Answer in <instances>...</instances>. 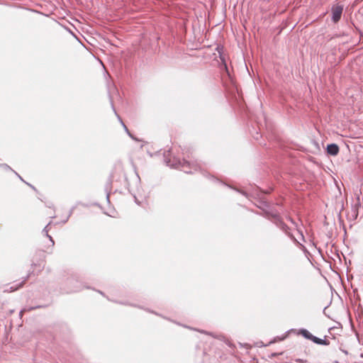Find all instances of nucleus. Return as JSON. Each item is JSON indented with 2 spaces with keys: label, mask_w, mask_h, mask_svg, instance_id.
I'll list each match as a JSON object with an SVG mask.
<instances>
[{
  "label": "nucleus",
  "mask_w": 363,
  "mask_h": 363,
  "mask_svg": "<svg viewBox=\"0 0 363 363\" xmlns=\"http://www.w3.org/2000/svg\"><path fill=\"white\" fill-rule=\"evenodd\" d=\"M297 362H303L301 359H298Z\"/></svg>",
  "instance_id": "25"
},
{
  "label": "nucleus",
  "mask_w": 363,
  "mask_h": 363,
  "mask_svg": "<svg viewBox=\"0 0 363 363\" xmlns=\"http://www.w3.org/2000/svg\"><path fill=\"white\" fill-rule=\"evenodd\" d=\"M266 218L282 230L294 243L299 245L302 250L304 252L307 251L306 247L301 244L291 233L290 228L283 221L282 218L278 213L267 212Z\"/></svg>",
  "instance_id": "1"
},
{
  "label": "nucleus",
  "mask_w": 363,
  "mask_h": 363,
  "mask_svg": "<svg viewBox=\"0 0 363 363\" xmlns=\"http://www.w3.org/2000/svg\"><path fill=\"white\" fill-rule=\"evenodd\" d=\"M314 343L321 345H327L329 344V342L325 339H320L318 337L314 336L313 340Z\"/></svg>",
  "instance_id": "10"
},
{
  "label": "nucleus",
  "mask_w": 363,
  "mask_h": 363,
  "mask_svg": "<svg viewBox=\"0 0 363 363\" xmlns=\"http://www.w3.org/2000/svg\"><path fill=\"white\" fill-rule=\"evenodd\" d=\"M344 7L342 5L336 4L331 7L332 17L331 20L334 23H337L341 18Z\"/></svg>",
  "instance_id": "3"
},
{
  "label": "nucleus",
  "mask_w": 363,
  "mask_h": 363,
  "mask_svg": "<svg viewBox=\"0 0 363 363\" xmlns=\"http://www.w3.org/2000/svg\"><path fill=\"white\" fill-rule=\"evenodd\" d=\"M99 292L101 294V295H104V293L101 291H99Z\"/></svg>",
  "instance_id": "22"
},
{
  "label": "nucleus",
  "mask_w": 363,
  "mask_h": 363,
  "mask_svg": "<svg viewBox=\"0 0 363 363\" xmlns=\"http://www.w3.org/2000/svg\"><path fill=\"white\" fill-rule=\"evenodd\" d=\"M28 279V277H26L21 283H19L18 284H15L13 286H10L9 288L6 287L5 289H4V291L5 292H12V291H16L17 289H18L19 288L22 287L23 285L24 284V283L26 282V281Z\"/></svg>",
  "instance_id": "5"
},
{
  "label": "nucleus",
  "mask_w": 363,
  "mask_h": 363,
  "mask_svg": "<svg viewBox=\"0 0 363 363\" xmlns=\"http://www.w3.org/2000/svg\"><path fill=\"white\" fill-rule=\"evenodd\" d=\"M50 224H51V222H49V223H48V225H47L43 228V232H42V233H43V234L47 237V238H49V240H50V242H51L52 245L53 246V245H55V242H54V240H53L52 238V237L48 234V231H49V228H48V227H49V225H50Z\"/></svg>",
  "instance_id": "9"
},
{
  "label": "nucleus",
  "mask_w": 363,
  "mask_h": 363,
  "mask_svg": "<svg viewBox=\"0 0 363 363\" xmlns=\"http://www.w3.org/2000/svg\"><path fill=\"white\" fill-rule=\"evenodd\" d=\"M165 162L167 166L174 168H181L182 170L186 174H192L200 169V166L196 162H190L186 160H181L177 158H174V160L172 162L170 160H167L165 158Z\"/></svg>",
  "instance_id": "2"
},
{
  "label": "nucleus",
  "mask_w": 363,
  "mask_h": 363,
  "mask_svg": "<svg viewBox=\"0 0 363 363\" xmlns=\"http://www.w3.org/2000/svg\"><path fill=\"white\" fill-rule=\"evenodd\" d=\"M298 232L299 233L301 237V240L305 242V238L303 236V232L302 230H299V229H297Z\"/></svg>",
  "instance_id": "13"
},
{
  "label": "nucleus",
  "mask_w": 363,
  "mask_h": 363,
  "mask_svg": "<svg viewBox=\"0 0 363 363\" xmlns=\"http://www.w3.org/2000/svg\"><path fill=\"white\" fill-rule=\"evenodd\" d=\"M342 352L345 353V354H347V352L345 351V350H342Z\"/></svg>",
  "instance_id": "23"
},
{
  "label": "nucleus",
  "mask_w": 363,
  "mask_h": 363,
  "mask_svg": "<svg viewBox=\"0 0 363 363\" xmlns=\"http://www.w3.org/2000/svg\"><path fill=\"white\" fill-rule=\"evenodd\" d=\"M224 67H225V69L226 72L228 73L227 65L225 63H224Z\"/></svg>",
  "instance_id": "18"
},
{
  "label": "nucleus",
  "mask_w": 363,
  "mask_h": 363,
  "mask_svg": "<svg viewBox=\"0 0 363 363\" xmlns=\"http://www.w3.org/2000/svg\"><path fill=\"white\" fill-rule=\"evenodd\" d=\"M21 180V181H23V178L16 172H13Z\"/></svg>",
  "instance_id": "15"
},
{
  "label": "nucleus",
  "mask_w": 363,
  "mask_h": 363,
  "mask_svg": "<svg viewBox=\"0 0 363 363\" xmlns=\"http://www.w3.org/2000/svg\"><path fill=\"white\" fill-rule=\"evenodd\" d=\"M74 208H75V207H74V206H73V207H72V208H71V209L69 210V213H68V215H67V218H66L64 220H62V223H67V220H69V217H70V216H72V214L73 213V211H74Z\"/></svg>",
  "instance_id": "11"
},
{
  "label": "nucleus",
  "mask_w": 363,
  "mask_h": 363,
  "mask_svg": "<svg viewBox=\"0 0 363 363\" xmlns=\"http://www.w3.org/2000/svg\"><path fill=\"white\" fill-rule=\"evenodd\" d=\"M30 187H31V189H33V190H35V186H33L32 184H28V183H26Z\"/></svg>",
  "instance_id": "16"
},
{
  "label": "nucleus",
  "mask_w": 363,
  "mask_h": 363,
  "mask_svg": "<svg viewBox=\"0 0 363 363\" xmlns=\"http://www.w3.org/2000/svg\"><path fill=\"white\" fill-rule=\"evenodd\" d=\"M112 186V179L111 178H109L105 185V191L106 193V200L108 202H109V197H110V191L111 190Z\"/></svg>",
  "instance_id": "7"
},
{
  "label": "nucleus",
  "mask_w": 363,
  "mask_h": 363,
  "mask_svg": "<svg viewBox=\"0 0 363 363\" xmlns=\"http://www.w3.org/2000/svg\"><path fill=\"white\" fill-rule=\"evenodd\" d=\"M327 153L330 155H337L339 152V147L335 143H331L327 145Z\"/></svg>",
  "instance_id": "4"
},
{
  "label": "nucleus",
  "mask_w": 363,
  "mask_h": 363,
  "mask_svg": "<svg viewBox=\"0 0 363 363\" xmlns=\"http://www.w3.org/2000/svg\"><path fill=\"white\" fill-rule=\"evenodd\" d=\"M48 206L49 208H51V207H52V206H53V205L52 204V205H49V206Z\"/></svg>",
  "instance_id": "24"
},
{
  "label": "nucleus",
  "mask_w": 363,
  "mask_h": 363,
  "mask_svg": "<svg viewBox=\"0 0 363 363\" xmlns=\"http://www.w3.org/2000/svg\"><path fill=\"white\" fill-rule=\"evenodd\" d=\"M80 289H81L80 288L77 287V288L70 289L68 292H76V291H79Z\"/></svg>",
  "instance_id": "14"
},
{
  "label": "nucleus",
  "mask_w": 363,
  "mask_h": 363,
  "mask_svg": "<svg viewBox=\"0 0 363 363\" xmlns=\"http://www.w3.org/2000/svg\"><path fill=\"white\" fill-rule=\"evenodd\" d=\"M55 217H56L55 215H53L51 216L52 218H55Z\"/></svg>",
  "instance_id": "21"
},
{
  "label": "nucleus",
  "mask_w": 363,
  "mask_h": 363,
  "mask_svg": "<svg viewBox=\"0 0 363 363\" xmlns=\"http://www.w3.org/2000/svg\"><path fill=\"white\" fill-rule=\"evenodd\" d=\"M289 220H290V221H291L292 223H294V224L296 225V224L294 222V220H293L292 219L289 218ZM296 226L297 227V225H296Z\"/></svg>",
  "instance_id": "19"
},
{
  "label": "nucleus",
  "mask_w": 363,
  "mask_h": 363,
  "mask_svg": "<svg viewBox=\"0 0 363 363\" xmlns=\"http://www.w3.org/2000/svg\"><path fill=\"white\" fill-rule=\"evenodd\" d=\"M111 107H112L113 111H114L116 116H117L119 122L121 123L122 126L123 127L125 131L129 135V136H131V134L130 133L128 128L126 127L125 123L123 122V121H122L121 118L120 117V116L118 115V113H116V111L115 109V107H114V105H113V103L112 100H111Z\"/></svg>",
  "instance_id": "6"
},
{
  "label": "nucleus",
  "mask_w": 363,
  "mask_h": 363,
  "mask_svg": "<svg viewBox=\"0 0 363 363\" xmlns=\"http://www.w3.org/2000/svg\"><path fill=\"white\" fill-rule=\"evenodd\" d=\"M271 356H272V357H275V356H277V354H275V353H272Z\"/></svg>",
  "instance_id": "20"
},
{
  "label": "nucleus",
  "mask_w": 363,
  "mask_h": 363,
  "mask_svg": "<svg viewBox=\"0 0 363 363\" xmlns=\"http://www.w3.org/2000/svg\"><path fill=\"white\" fill-rule=\"evenodd\" d=\"M201 333H205V334H208V335H211V334L210 333H208V332L204 331V330H201Z\"/></svg>",
  "instance_id": "17"
},
{
  "label": "nucleus",
  "mask_w": 363,
  "mask_h": 363,
  "mask_svg": "<svg viewBox=\"0 0 363 363\" xmlns=\"http://www.w3.org/2000/svg\"><path fill=\"white\" fill-rule=\"evenodd\" d=\"M299 333L301 334L306 339L313 340L314 335H313L306 329H301Z\"/></svg>",
  "instance_id": "8"
},
{
  "label": "nucleus",
  "mask_w": 363,
  "mask_h": 363,
  "mask_svg": "<svg viewBox=\"0 0 363 363\" xmlns=\"http://www.w3.org/2000/svg\"><path fill=\"white\" fill-rule=\"evenodd\" d=\"M1 167H4V169L11 170L14 172L8 164H0Z\"/></svg>",
  "instance_id": "12"
}]
</instances>
